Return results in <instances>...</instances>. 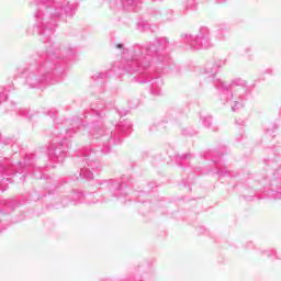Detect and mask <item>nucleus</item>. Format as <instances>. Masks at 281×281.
<instances>
[{"instance_id":"1","label":"nucleus","mask_w":281,"mask_h":281,"mask_svg":"<svg viewBox=\"0 0 281 281\" xmlns=\"http://www.w3.org/2000/svg\"><path fill=\"white\" fill-rule=\"evenodd\" d=\"M116 47H117L119 49H122V47H124V45L117 44Z\"/></svg>"}]
</instances>
